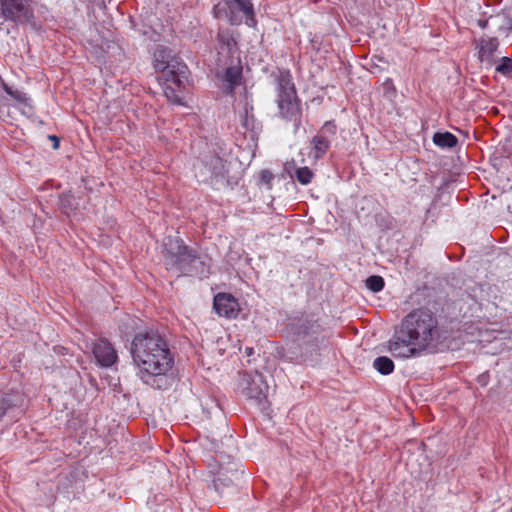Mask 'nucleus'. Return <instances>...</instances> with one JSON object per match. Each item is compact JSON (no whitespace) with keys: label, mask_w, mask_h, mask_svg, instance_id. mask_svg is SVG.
Wrapping results in <instances>:
<instances>
[{"label":"nucleus","mask_w":512,"mask_h":512,"mask_svg":"<svg viewBox=\"0 0 512 512\" xmlns=\"http://www.w3.org/2000/svg\"><path fill=\"white\" fill-rule=\"evenodd\" d=\"M438 321L427 309L407 314L388 341V350L396 358H412L423 351L435 350L439 344Z\"/></svg>","instance_id":"1"},{"label":"nucleus","mask_w":512,"mask_h":512,"mask_svg":"<svg viewBox=\"0 0 512 512\" xmlns=\"http://www.w3.org/2000/svg\"><path fill=\"white\" fill-rule=\"evenodd\" d=\"M131 355L137 375L148 385H154L156 377L171 370L174 359L165 338L154 330L137 333L131 343Z\"/></svg>","instance_id":"2"},{"label":"nucleus","mask_w":512,"mask_h":512,"mask_svg":"<svg viewBox=\"0 0 512 512\" xmlns=\"http://www.w3.org/2000/svg\"><path fill=\"white\" fill-rule=\"evenodd\" d=\"M153 66L155 71L160 73L158 80L165 97L172 103L181 104L182 92L188 82L187 65L169 48L158 46L154 52Z\"/></svg>","instance_id":"3"},{"label":"nucleus","mask_w":512,"mask_h":512,"mask_svg":"<svg viewBox=\"0 0 512 512\" xmlns=\"http://www.w3.org/2000/svg\"><path fill=\"white\" fill-rule=\"evenodd\" d=\"M165 265L168 270L182 275L205 277L208 274L207 257L184 244L178 237H168L164 242Z\"/></svg>","instance_id":"4"},{"label":"nucleus","mask_w":512,"mask_h":512,"mask_svg":"<svg viewBox=\"0 0 512 512\" xmlns=\"http://www.w3.org/2000/svg\"><path fill=\"white\" fill-rule=\"evenodd\" d=\"M275 83L279 114L287 121H294L297 130L301 124V107L290 71L279 70L275 76Z\"/></svg>","instance_id":"5"},{"label":"nucleus","mask_w":512,"mask_h":512,"mask_svg":"<svg viewBox=\"0 0 512 512\" xmlns=\"http://www.w3.org/2000/svg\"><path fill=\"white\" fill-rule=\"evenodd\" d=\"M268 384L264 376L258 372H244L239 376L237 391L248 399L256 401L259 405L266 400Z\"/></svg>","instance_id":"6"},{"label":"nucleus","mask_w":512,"mask_h":512,"mask_svg":"<svg viewBox=\"0 0 512 512\" xmlns=\"http://www.w3.org/2000/svg\"><path fill=\"white\" fill-rule=\"evenodd\" d=\"M32 18L28 0H0V27L7 21L17 25L29 23Z\"/></svg>","instance_id":"7"},{"label":"nucleus","mask_w":512,"mask_h":512,"mask_svg":"<svg viewBox=\"0 0 512 512\" xmlns=\"http://www.w3.org/2000/svg\"><path fill=\"white\" fill-rule=\"evenodd\" d=\"M213 308L221 317L236 318L239 311L237 299L229 293H218L214 296Z\"/></svg>","instance_id":"8"},{"label":"nucleus","mask_w":512,"mask_h":512,"mask_svg":"<svg viewBox=\"0 0 512 512\" xmlns=\"http://www.w3.org/2000/svg\"><path fill=\"white\" fill-rule=\"evenodd\" d=\"M93 354L97 362L104 367L112 366L117 360V352L105 339H98L93 344Z\"/></svg>","instance_id":"9"},{"label":"nucleus","mask_w":512,"mask_h":512,"mask_svg":"<svg viewBox=\"0 0 512 512\" xmlns=\"http://www.w3.org/2000/svg\"><path fill=\"white\" fill-rule=\"evenodd\" d=\"M205 168L210 173V177L224 176L226 172L225 161L218 155L205 156L202 161Z\"/></svg>","instance_id":"10"},{"label":"nucleus","mask_w":512,"mask_h":512,"mask_svg":"<svg viewBox=\"0 0 512 512\" xmlns=\"http://www.w3.org/2000/svg\"><path fill=\"white\" fill-rule=\"evenodd\" d=\"M499 45L498 39L495 37H482L478 41V53L481 61L488 60L497 50Z\"/></svg>","instance_id":"11"},{"label":"nucleus","mask_w":512,"mask_h":512,"mask_svg":"<svg viewBox=\"0 0 512 512\" xmlns=\"http://www.w3.org/2000/svg\"><path fill=\"white\" fill-rule=\"evenodd\" d=\"M311 145H312L311 154L314 159L318 160V159H321L326 154L328 149L330 148L331 139H328L327 137L319 135L317 133V135H315L312 138Z\"/></svg>","instance_id":"12"},{"label":"nucleus","mask_w":512,"mask_h":512,"mask_svg":"<svg viewBox=\"0 0 512 512\" xmlns=\"http://www.w3.org/2000/svg\"><path fill=\"white\" fill-rule=\"evenodd\" d=\"M242 80V67L230 66L226 69L224 74V81L227 83L230 92L241 83Z\"/></svg>","instance_id":"13"},{"label":"nucleus","mask_w":512,"mask_h":512,"mask_svg":"<svg viewBox=\"0 0 512 512\" xmlns=\"http://www.w3.org/2000/svg\"><path fill=\"white\" fill-rule=\"evenodd\" d=\"M229 2H232L230 0ZM233 2L236 4L237 8L243 12V14L246 16V25L249 27H255L256 25V19L254 14V7L250 0H233Z\"/></svg>","instance_id":"14"},{"label":"nucleus","mask_w":512,"mask_h":512,"mask_svg":"<svg viewBox=\"0 0 512 512\" xmlns=\"http://www.w3.org/2000/svg\"><path fill=\"white\" fill-rule=\"evenodd\" d=\"M433 143L440 148H453L457 145V137L450 132H436L433 135Z\"/></svg>","instance_id":"15"},{"label":"nucleus","mask_w":512,"mask_h":512,"mask_svg":"<svg viewBox=\"0 0 512 512\" xmlns=\"http://www.w3.org/2000/svg\"><path fill=\"white\" fill-rule=\"evenodd\" d=\"M373 367L382 375H389L394 371V362L387 356L377 357L373 361Z\"/></svg>","instance_id":"16"},{"label":"nucleus","mask_w":512,"mask_h":512,"mask_svg":"<svg viewBox=\"0 0 512 512\" xmlns=\"http://www.w3.org/2000/svg\"><path fill=\"white\" fill-rule=\"evenodd\" d=\"M313 176V171L308 167L297 168L294 175H292L302 185H308L312 181Z\"/></svg>","instance_id":"17"},{"label":"nucleus","mask_w":512,"mask_h":512,"mask_svg":"<svg viewBox=\"0 0 512 512\" xmlns=\"http://www.w3.org/2000/svg\"><path fill=\"white\" fill-rule=\"evenodd\" d=\"M384 279L378 275H372L366 279V287L372 292H379L384 288Z\"/></svg>","instance_id":"18"},{"label":"nucleus","mask_w":512,"mask_h":512,"mask_svg":"<svg viewBox=\"0 0 512 512\" xmlns=\"http://www.w3.org/2000/svg\"><path fill=\"white\" fill-rule=\"evenodd\" d=\"M253 110V107L249 105V103H245L244 106V113L241 115V121L244 128L247 130L253 129L254 127V117L251 113Z\"/></svg>","instance_id":"19"},{"label":"nucleus","mask_w":512,"mask_h":512,"mask_svg":"<svg viewBox=\"0 0 512 512\" xmlns=\"http://www.w3.org/2000/svg\"><path fill=\"white\" fill-rule=\"evenodd\" d=\"M336 130H337L336 124L333 121H327L321 127L318 134L325 136L328 139L332 140V138L336 135Z\"/></svg>","instance_id":"20"},{"label":"nucleus","mask_w":512,"mask_h":512,"mask_svg":"<svg viewBox=\"0 0 512 512\" xmlns=\"http://www.w3.org/2000/svg\"><path fill=\"white\" fill-rule=\"evenodd\" d=\"M496 71L502 75L512 73V58L502 57L500 64L496 66Z\"/></svg>","instance_id":"21"},{"label":"nucleus","mask_w":512,"mask_h":512,"mask_svg":"<svg viewBox=\"0 0 512 512\" xmlns=\"http://www.w3.org/2000/svg\"><path fill=\"white\" fill-rule=\"evenodd\" d=\"M315 328H318V325H316L315 323L313 322H308L306 321L305 323L301 324L299 327H298V330H297V334L299 336L303 335V336H306V335H309L311 332L312 333H315L316 332V329Z\"/></svg>","instance_id":"22"},{"label":"nucleus","mask_w":512,"mask_h":512,"mask_svg":"<svg viewBox=\"0 0 512 512\" xmlns=\"http://www.w3.org/2000/svg\"><path fill=\"white\" fill-rule=\"evenodd\" d=\"M12 403L8 397L0 398V420L6 414V412L11 408Z\"/></svg>","instance_id":"23"},{"label":"nucleus","mask_w":512,"mask_h":512,"mask_svg":"<svg viewBox=\"0 0 512 512\" xmlns=\"http://www.w3.org/2000/svg\"><path fill=\"white\" fill-rule=\"evenodd\" d=\"M218 40L219 42L227 45V47L230 49L232 45H235L236 42L234 41L233 38L231 37H228V36H224L223 34L219 33L218 34Z\"/></svg>","instance_id":"24"},{"label":"nucleus","mask_w":512,"mask_h":512,"mask_svg":"<svg viewBox=\"0 0 512 512\" xmlns=\"http://www.w3.org/2000/svg\"><path fill=\"white\" fill-rule=\"evenodd\" d=\"M260 178L263 182L269 183L272 180L273 175L270 171L264 170L260 173Z\"/></svg>","instance_id":"25"},{"label":"nucleus","mask_w":512,"mask_h":512,"mask_svg":"<svg viewBox=\"0 0 512 512\" xmlns=\"http://www.w3.org/2000/svg\"><path fill=\"white\" fill-rule=\"evenodd\" d=\"M220 481H221V479H220V478H217V479H215V480H214V482H213L214 488H215L217 491H219V489H220Z\"/></svg>","instance_id":"26"},{"label":"nucleus","mask_w":512,"mask_h":512,"mask_svg":"<svg viewBox=\"0 0 512 512\" xmlns=\"http://www.w3.org/2000/svg\"><path fill=\"white\" fill-rule=\"evenodd\" d=\"M50 138L53 140V142H55L54 148H57L59 142L58 138L56 136H51Z\"/></svg>","instance_id":"27"}]
</instances>
